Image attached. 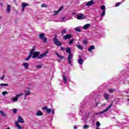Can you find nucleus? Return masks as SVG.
I'll use <instances>...</instances> for the list:
<instances>
[{
	"label": "nucleus",
	"instance_id": "11",
	"mask_svg": "<svg viewBox=\"0 0 129 129\" xmlns=\"http://www.w3.org/2000/svg\"><path fill=\"white\" fill-rule=\"evenodd\" d=\"M85 18V16H84V15L83 14H79L77 16V20H83V19H84Z\"/></svg>",
	"mask_w": 129,
	"mask_h": 129
},
{
	"label": "nucleus",
	"instance_id": "47",
	"mask_svg": "<svg viewBox=\"0 0 129 129\" xmlns=\"http://www.w3.org/2000/svg\"><path fill=\"white\" fill-rule=\"evenodd\" d=\"M55 72V69L54 68H52V73H54V72Z\"/></svg>",
	"mask_w": 129,
	"mask_h": 129
},
{
	"label": "nucleus",
	"instance_id": "26",
	"mask_svg": "<svg viewBox=\"0 0 129 129\" xmlns=\"http://www.w3.org/2000/svg\"><path fill=\"white\" fill-rule=\"evenodd\" d=\"M0 114L2 116H5V117H7V113H5L3 110H0Z\"/></svg>",
	"mask_w": 129,
	"mask_h": 129
},
{
	"label": "nucleus",
	"instance_id": "13",
	"mask_svg": "<svg viewBox=\"0 0 129 129\" xmlns=\"http://www.w3.org/2000/svg\"><path fill=\"white\" fill-rule=\"evenodd\" d=\"M72 35L71 34H67L66 35L63 36L64 40H68V39H71Z\"/></svg>",
	"mask_w": 129,
	"mask_h": 129
},
{
	"label": "nucleus",
	"instance_id": "21",
	"mask_svg": "<svg viewBox=\"0 0 129 129\" xmlns=\"http://www.w3.org/2000/svg\"><path fill=\"white\" fill-rule=\"evenodd\" d=\"M84 62V60L82 59V58L80 57L78 60V63L80 64V65H82L83 64V62Z\"/></svg>",
	"mask_w": 129,
	"mask_h": 129
},
{
	"label": "nucleus",
	"instance_id": "57",
	"mask_svg": "<svg viewBox=\"0 0 129 129\" xmlns=\"http://www.w3.org/2000/svg\"><path fill=\"white\" fill-rule=\"evenodd\" d=\"M1 19H2V17L0 16V20H1Z\"/></svg>",
	"mask_w": 129,
	"mask_h": 129
},
{
	"label": "nucleus",
	"instance_id": "33",
	"mask_svg": "<svg viewBox=\"0 0 129 129\" xmlns=\"http://www.w3.org/2000/svg\"><path fill=\"white\" fill-rule=\"evenodd\" d=\"M77 48H78V49H80V50L83 49V47H82V46H81V45H77Z\"/></svg>",
	"mask_w": 129,
	"mask_h": 129
},
{
	"label": "nucleus",
	"instance_id": "12",
	"mask_svg": "<svg viewBox=\"0 0 129 129\" xmlns=\"http://www.w3.org/2000/svg\"><path fill=\"white\" fill-rule=\"evenodd\" d=\"M22 66H23L24 68L26 70L29 69V63L28 62H23L22 63Z\"/></svg>",
	"mask_w": 129,
	"mask_h": 129
},
{
	"label": "nucleus",
	"instance_id": "2",
	"mask_svg": "<svg viewBox=\"0 0 129 129\" xmlns=\"http://www.w3.org/2000/svg\"><path fill=\"white\" fill-rule=\"evenodd\" d=\"M66 52L69 53L68 57L69 64H70L71 66H72V58H73V54L71 53V49L70 48H67Z\"/></svg>",
	"mask_w": 129,
	"mask_h": 129
},
{
	"label": "nucleus",
	"instance_id": "23",
	"mask_svg": "<svg viewBox=\"0 0 129 129\" xmlns=\"http://www.w3.org/2000/svg\"><path fill=\"white\" fill-rule=\"evenodd\" d=\"M29 4L26 3H23L21 4V7L22 8H26V7H29Z\"/></svg>",
	"mask_w": 129,
	"mask_h": 129
},
{
	"label": "nucleus",
	"instance_id": "32",
	"mask_svg": "<svg viewBox=\"0 0 129 129\" xmlns=\"http://www.w3.org/2000/svg\"><path fill=\"white\" fill-rule=\"evenodd\" d=\"M109 91L110 93H112L113 92H115V91H116V90H115V89H109Z\"/></svg>",
	"mask_w": 129,
	"mask_h": 129
},
{
	"label": "nucleus",
	"instance_id": "10",
	"mask_svg": "<svg viewBox=\"0 0 129 129\" xmlns=\"http://www.w3.org/2000/svg\"><path fill=\"white\" fill-rule=\"evenodd\" d=\"M18 123L21 122V123H24L25 122V121H24V119L22 118L21 116H19L18 118L17 119Z\"/></svg>",
	"mask_w": 129,
	"mask_h": 129
},
{
	"label": "nucleus",
	"instance_id": "36",
	"mask_svg": "<svg viewBox=\"0 0 129 129\" xmlns=\"http://www.w3.org/2000/svg\"><path fill=\"white\" fill-rule=\"evenodd\" d=\"M61 34H62V35H64V34H66V30H65L64 29H63L61 31Z\"/></svg>",
	"mask_w": 129,
	"mask_h": 129
},
{
	"label": "nucleus",
	"instance_id": "51",
	"mask_svg": "<svg viewBox=\"0 0 129 129\" xmlns=\"http://www.w3.org/2000/svg\"><path fill=\"white\" fill-rule=\"evenodd\" d=\"M124 2H125V0H122L121 3H123Z\"/></svg>",
	"mask_w": 129,
	"mask_h": 129
},
{
	"label": "nucleus",
	"instance_id": "53",
	"mask_svg": "<svg viewBox=\"0 0 129 129\" xmlns=\"http://www.w3.org/2000/svg\"><path fill=\"white\" fill-rule=\"evenodd\" d=\"M58 61L59 62V63H60V62H61V60L60 59H58Z\"/></svg>",
	"mask_w": 129,
	"mask_h": 129
},
{
	"label": "nucleus",
	"instance_id": "9",
	"mask_svg": "<svg viewBox=\"0 0 129 129\" xmlns=\"http://www.w3.org/2000/svg\"><path fill=\"white\" fill-rule=\"evenodd\" d=\"M24 93L25 95L24 99H26V97H27V96L30 95V93H31V91H30V88H28V90H25Z\"/></svg>",
	"mask_w": 129,
	"mask_h": 129
},
{
	"label": "nucleus",
	"instance_id": "4",
	"mask_svg": "<svg viewBox=\"0 0 129 129\" xmlns=\"http://www.w3.org/2000/svg\"><path fill=\"white\" fill-rule=\"evenodd\" d=\"M38 38L40 40H43V43H46L48 40L46 37V35H45V33H40L38 35Z\"/></svg>",
	"mask_w": 129,
	"mask_h": 129
},
{
	"label": "nucleus",
	"instance_id": "54",
	"mask_svg": "<svg viewBox=\"0 0 129 129\" xmlns=\"http://www.w3.org/2000/svg\"><path fill=\"white\" fill-rule=\"evenodd\" d=\"M96 129H99V127H96Z\"/></svg>",
	"mask_w": 129,
	"mask_h": 129
},
{
	"label": "nucleus",
	"instance_id": "1",
	"mask_svg": "<svg viewBox=\"0 0 129 129\" xmlns=\"http://www.w3.org/2000/svg\"><path fill=\"white\" fill-rule=\"evenodd\" d=\"M36 48L35 46H34L32 49L30 50V54L28 55V56L25 59L26 61H28V60H30V58H32L33 59H35V58H37L39 56V54H40V52L38 51L35 52V48Z\"/></svg>",
	"mask_w": 129,
	"mask_h": 129
},
{
	"label": "nucleus",
	"instance_id": "35",
	"mask_svg": "<svg viewBox=\"0 0 129 129\" xmlns=\"http://www.w3.org/2000/svg\"><path fill=\"white\" fill-rule=\"evenodd\" d=\"M41 8H48V5L46 4H42L41 6Z\"/></svg>",
	"mask_w": 129,
	"mask_h": 129
},
{
	"label": "nucleus",
	"instance_id": "61",
	"mask_svg": "<svg viewBox=\"0 0 129 129\" xmlns=\"http://www.w3.org/2000/svg\"><path fill=\"white\" fill-rule=\"evenodd\" d=\"M128 84H129V81H128Z\"/></svg>",
	"mask_w": 129,
	"mask_h": 129
},
{
	"label": "nucleus",
	"instance_id": "8",
	"mask_svg": "<svg viewBox=\"0 0 129 129\" xmlns=\"http://www.w3.org/2000/svg\"><path fill=\"white\" fill-rule=\"evenodd\" d=\"M48 53H49V51L47 50L46 52H45L44 53L41 54V55H40L37 59H42V58H44V57L47 56V54H48Z\"/></svg>",
	"mask_w": 129,
	"mask_h": 129
},
{
	"label": "nucleus",
	"instance_id": "38",
	"mask_svg": "<svg viewBox=\"0 0 129 129\" xmlns=\"http://www.w3.org/2000/svg\"><path fill=\"white\" fill-rule=\"evenodd\" d=\"M80 111L81 112V115L83 112V109L82 108V107L80 108Z\"/></svg>",
	"mask_w": 129,
	"mask_h": 129
},
{
	"label": "nucleus",
	"instance_id": "55",
	"mask_svg": "<svg viewBox=\"0 0 129 129\" xmlns=\"http://www.w3.org/2000/svg\"><path fill=\"white\" fill-rule=\"evenodd\" d=\"M97 105H98V102H97V103H96V106H97Z\"/></svg>",
	"mask_w": 129,
	"mask_h": 129
},
{
	"label": "nucleus",
	"instance_id": "28",
	"mask_svg": "<svg viewBox=\"0 0 129 129\" xmlns=\"http://www.w3.org/2000/svg\"><path fill=\"white\" fill-rule=\"evenodd\" d=\"M55 54L56 55V56H57V57L58 58H60V59L61 60H62V59H63L64 58V56L59 55L58 52H56Z\"/></svg>",
	"mask_w": 129,
	"mask_h": 129
},
{
	"label": "nucleus",
	"instance_id": "44",
	"mask_svg": "<svg viewBox=\"0 0 129 129\" xmlns=\"http://www.w3.org/2000/svg\"><path fill=\"white\" fill-rule=\"evenodd\" d=\"M42 68V66L41 65H37L36 66V68L38 69H40V68Z\"/></svg>",
	"mask_w": 129,
	"mask_h": 129
},
{
	"label": "nucleus",
	"instance_id": "58",
	"mask_svg": "<svg viewBox=\"0 0 129 129\" xmlns=\"http://www.w3.org/2000/svg\"><path fill=\"white\" fill-rule=\"evenodd\" d=\"M126 93H128V92H126Z\"/></svg>",
	"mask_w": 129,
	"mask_h": 129
},
{
	"label": "nucleus",
	"instance_id": "41",
	"mask_svg": "<svg viewBox=\"0 0 129 129\" xmlns=\"http://www.w3.org/2000/svg\"><path fill=\"white\" fill-rule=\"evenodd\" d=\"M74 41V40H73V39L71 40L69 42V45H71V44H73Z\"/></svg>",
	"mask_w": 129,
	"mask_h": 129
},
{
	"label": "nucleus",
	"instance_id": "30",
	"mask_svg": "<svg viewBox=\"0 0 129 129\" xmlns=\"http://www.w3.org/2000/svg\"><path fill=\"white\" fill-rule=\"evenodd\" d=\"M4 86H9V84L4 83H2L0 84V88H2Z\"/></svg>",
	"mask_w": 129,
	"mask_h": 129
},
{
	"label": "nucleus",
	"instance_id": "3",
	"mask_svg": "<svg viewBox=\"0 0 129 129\" xmlns=\"http://www.w3.org/2000/svg\"><path fill=\"white\" fill-rule=\"evenodd\" d=\"M22 95H24V94L22 93L16 95L14 98L11 97L10 100L8 101V103L9 104H12V103L17 102V101L19 100V97H20V96H22Z\"/></svg>",
	"mask_w": 129,
	"mask_h": 129
},
{
	"label": "nucleus",
	"instance_id": "16",
	"mask_svg": "<svg viewBox=\"0 0 129 129\" xmlns=\"http://www.w3.org/2000/svg\"><path fill=\"white\" fill-rule=\"evenodd\" d=\"M94 4V2H93V1H90L87 3V4H86V6H87V7H90V6H92V5Z\"/></svg>",
	"mask_w": 129,
	"mask_h": 129
},
{
	"label": "nucleus",
	"instance_id": "45",
	"mask_svg": "<svg viewBox=\"0 0 129 129\" xmlns=\"http://www.w3.org/2000/svg\"><path fill=\"white\" fill-rule=\"evenodd\" d=\"M61 51H64L65 50V48L61 47H60Z\"/></svg>",
	"mask_w": 129,
	"mask_h": 129
},
{
	"label": "nucleus",
	"instance_id": "17",
	"mask_svg": "<svg viewBox=\"0 0 129 129\" xmlns=\"http://www.w3.org/2000/svg\"><path fill=\"white\" fill-rule=\"evenodd\" d=\"M35 115L37 116H41L42 115H43V112H42V111L38 110L36 112Z\"/></svg>",
	"mask_w": 129,
	"mask_h": 129
},
{
	"label": "nucleus",
	"instance_id": "22",
	"mask_svg": "<svg viewBox=\"0 0 129 129\" xmlns=\"http://www.w3.org/2000/svg\"><path fill=\"white\" fill-rule=\"evenodd\" d=\"M75 31H76V32H81V26H79V27H77L74 29Z\"/></svg>",
	"mask_w": 129,
	"mask_h": 129
},
{
	"label": "nucleus",
	"instance_id": "27",
	"mask_svg": "<svg viewBox=\"0 0 129 129\" xmlns=\"http://www.w3.org/2000/svg\"><path fill=\"white\" fill-rule=\"evenodd\" d=\"M94 49H95L94 45H92L89 48L88 51L89 52H91V51H92V50H94Z\"/></svg>",
	"mask_w": 129,
	"mask_h": 129
},
{
	"label": "nucleus",
	"instance_id": "48",
	"mask_svg": "<svg viewBox=\"0 0 129 129\" xmlns=\"http://www.w3.org/2000/svg\"><path fill=\"white\" fill-rule=\"evenodd\" d=\"M21 11L22 12H24V11H25V8H22Z\"/></svg>",
	"mask_w": 129,
	"mask_h": 129
},
{
	"label": "nucleus",
	"instance_id": "62",
	"mask_svg": "<svg viewBox=\"0 0 129 129\" xmlns=\"http://www.w3.org/2000/svg\"><path fill=\"white\" fill-rule=\"evenodd\" d=\"M124 92H125V91H124Z\"/></svg>",
	"mask_w": 129,
	"mask_h": 129
},
{
	"label": "nucleus",
	"instance_id": "6",
	"mask_svg": "<svg viewBox=\"0 0 129 129\" xmlns=\"http://www.w3.org/2000/svg\"><path fill=\"white\" fill-rule=\"evenodd\" d=\"M112 106V104H111L106 109L104 110L103 111L95 113V114H96V115L101 114L102 113H104V112H106V111H108V110H109V109L111 108Z\"/></svg>",
	"mask_w": 129,
	"mask_h": 129
},
{
	"label": "nucleus",
	"instance_id": "59",
	"mask_svg": "<svg viewBox=\"0 0 129 129\" xmlns=\"http://www.w3.org/2000/svg\"><path fill=\"white\" fill-rule=\"evenodd\" d=\"M127 101H129V99H127Z\"/></svg>",
	"mask_w": 129,
	"mask_h": 129
},
{
	"label": "nucleus",
	"instance_id": "19",
	"mask_svg": "<svg viewBox=\"0 0 129 129\" xmlns=\"http://www.w3.org/2000/svg\"><path fill=\"white\" fill-rule=\"evenodd\" d=\"M41 109H42V110H44V111H45V112H46L47 113H49V109H48V107H42L41 108Z\"/></svg>",
	"mask_w": 129,
	"mask_h": 129
},
{
	"label": "nucleus",
	"instance_id": "25",
	"mask_svg": "<svg viewBox=\"0 0 129 129\" xmlns=\"http://www.w3.org/2000/svg\"><path fill=\"white\" fill-rule=\"evenodd\" d=\"M7 13H10L11 12V5H7V10H6Z\"/></svg>",
	"mask_w": 129,
	"mask_h": 129
},
{
	"label": "nucleus",
	"instance_id": "60",
	"mask_svg": "<svg viewBox=\"0 0 129 129\" xmlns=\"http://www.w3.org/2000/svg\"><path fill=\"white\" fill-rule=\"evenodd\" d=\"M81 68H82V66H81Z\"/></svg>",
	"mask_w": 129,
	"mask_h": 129
},
{
	"label": "nucleus",
	"instance_id": "46",
	"mask_svg": "<svg viewBox=\"0 0 129 129\" xmlns=\"http://www.w3.org/2000/svg\"><path fill=\"white\" fill-rule=\"evenodd\" d=\"M5 76H5V75H4L2 76V77L1 78V79H2V80H3L5 78Z\"/></svg>",
	"mask_w": 129,
	"mask_h": 129
},
{
	"label": "nucleus",
	"instance_id": "37",
	"mask_svg": "<svg viewBox=\"0 0 129 129\" xmlns=\"http://www.w3.org/2000/svg\"><path fill=\"white\" fill-rule=\"evenodd\" d=\"M83 43H84V45H86L87 44V43H88V41H87V40L85 39L83 41Z\"/></svg>",
	"mask_w": 129,
	"mask_h": 129
},
{
	"label": "nucleus",
	"instance_id": "40",
	"mask_svg": "<svg viewBox=\"0 0 129 129\" xmlns=\"http://www.w3.org/2000/svg\"><path fill=\"white\" fill-rule=\"evenodd\" d=\"M88 127H89V125H88L85 124L84 125V129L88 128Z\"/></svg>",
	"mask_w": 129,
	"mask_h": 129
},
{
	"label": "nucleus",
	"instance_id": "15",
	"mask_svg": "<svg viewBox=\"0 0 129 129\" xmlns=\"http://www.w3.org/2000/svg\"><path fill=\"white\" fill-rule=\"evenodd\" d=\"M63 8L64 7L61 6V7L59 8L58 10H57V11H54V15L56 16V15H57L59 12H61V11H62V9H63Z\"/></svg>",
	"mask_w": 129,
	"mask_h": 129
},
{
	"label": "nucleus",
	"instance_id": "56",
	"mask_svg": "<svg viewBox=\"0 0 129 129\" xmlns=\"http://www.w3.org/2000/svg\"><path fill=\"white\" fill-rule=\"evenodd\" d=\"M126 96H127L128 97H129V95H126Z\"/></svg>",
	"mask_w": 129,
	"mask_h": 129
},
{
	"label": "nucleus",
	"instance_id": "20",
	"mask_svg": "<svg viewBox=\"0 0 129 129\" xmlns=\"http://www.w3.org/2000/svg\"><path fill=\"white\" fill-rule=\"evenodd\" d=\"M90 26V24H85V25L83 27V29L84 30H87V29H88Z\"/></svg>",
	"mask_w": 129,
	"mask_h": 129
},
{
	"label": "nucleus",
	"instance_id": "18",
	"mask_svg": "<svg viewBox=\"0 0 129 129\" xmlns=\"http://www.w3.org/2000/svg\"><path fill=\"white\" fill-rule=\"evenodd\" d=\"M55 110H54V109H51V108H49V113H51L50 114L51 115V116H53L54 115V114H55V112L54 111Z\"/></svg>",
	"mask_w": 129,
	"mask_h": 129
},
{
	"label": "nucleus",
	"instance_id": "24",
	"mask_svg": "<svg viewBox=\"0 0 129 129\" xmlns=\"http://www.w3.org/2000/svg\"><path fill=\"white\" fill-rule=\"evenodd\" d=\"M104 97L106 100H108V99H109V94L105 93L104 94Z\"/></svg>",
	"mask_w": 129,
	"mask_h": 129
},
{
	"label": "nucleus",
	"instance_id": "7",
	"mask_svg": "<svg viewBox=\"0 0 129 129\" xmlns=\"http://www.w3.org/2000/svg\"><path fill=\"white\" fill-rule=\"evenodd\" d=\"M101 10H102V14L101 15L102 18H103V17H104V16H105V6L104 5H102L101 6Z\"/></svg>",
	"mask_w": 129,
	"mask_h": 129
},
{
	"label": "nucleus",
	"instance_id": "42",
	"mask_svg": "<svg viewBox=\"0 0 129 129\" xmlns=\"http://www.w3.org/2000/svg\"><path fill=\"white\" fill-rule=\"evenodd\" d=\"M96 125L97 127H98V126H100V122H99V121H97L96 122Z\"/></svg>",
	"mask_w": 129,
	"mask_h": 129
},
{
	"label": "nucleus",
	"instance_id": "49",
	"mask_svg": "<svg viewBox=\"0 0 129 129\" xmlns=\"http://www.w3.org/2000/svg\"><path fill=\"white\" fill-rule=\"evenodd\" d=\"M74 129H77V127L76 125H75L74 127Z\"/></svg>",
	"mask_w": 129,
	"mask_h": 129
},
{
	"label": "nucleus",
	"instance_id": "39",
	"mask_svg": "<svg viewBox=\"0 0 129 129\" xmlns=\"http://www.w3.org/2000/svg\"><path fill=\"white\" fill-rule=\"evenodd\" d=\"M122 3H117L115 5V7H119V6H120Z\"/></svg>",
	"mask_w": 129,
	"mask_h": 129
},
{
	"label": "nucleus",
	"instance_id": "5",
	"mask_svg": "<svg viewBox=\"0 0 129 129\" xmlns=\"http://www.w3.org/2000/svg\"><path fill=\"white\" fill-rule=\"evenodd\" d=\"M53 42L54 44L56 45V46H57L58 47H60V46H62V42L59 40L57 38V37H55L53 39Z\"/></svg>",
	"mask_w": 129,
	"mask_h": 129
},
{
	"label": "nucleus",
	"instance_id": "29",
	"mask_svg": "<svg viewBox=\"0 0 129 129\" xmlns=\"http://www.w3.org/2000/svg\"><path fill=\"white\" fill-rule=\"evenodd\" d=\"M15 124L18 129H22V126H21V125H20V124H19V123L18 122H16L15 123Z\"/></svg>",
	"mask_w": 129,
	"mask_h": 129
},
{
	"label": "nucleus",
	"instance_id": "50",
	"mask_svg": "<svg viewBox=\"0 0 129 129\" xmlns=\"http://www.w3.org/2000/svg\"><path fill=\"white\" fill-rule=\"evenodd\" d=\"M62 21H64V20H65V17H62Z\"/></svg>",
	"mask_w": 129,
	"mask_h": 129
},
{
	"label": "nucleus",
	"instance_id": "14",
	"mask_svg": "<svg viewBox=\"0 0 129 129\" xmlns=\"http://www.w3.org/2000/svg\"><path fill=\"white\" fill-rule=\"evenodd\" d=\"M62 78L63 80V82L65 84L68 82V78L65 76V75H63Z\"/></svg>",
	"mask_w": 129,
	"mask_h": 129
},
{
	"label": "nucleus",
	"instance_id": "43",
	"mask_svg": "<svg viewBox=\"0 0 129 129\" xmlns=\"http://www.w3.org/2000/svg\"><path fill=\"white\" fill-rule=\"evenodd\" d=\"M18 111V110L17 109H14L13 110V113H17V112Z\"/></svg>",
	"mask_w": 129,
	"mask_h": 129
},
{
	"label": "nucleus",
	"instance_id": "52",
	"mask_svg": "<svg viewBox=\"0 0 129 129\" xmlns=\"http://www.w3.org/2000/svg\"><path fill=\"white\" fill-rule=\"evenodd\" d=\"M105 106V103L103 104L102 105V106Z\"/></svg>",
	"mask_w": 129,
	"mask_h": 129
},
{
	"label": "nucleus",
	"instance_id": "31",
	"mask_svg": "<svg viewBox=\"0 0 129 129\" xmlns=\"http://www.w3.org/2000/svg\"><path fill=\"white\" fill-rule=\"evenodd\" d=\"M90 114V112H89V110H86L85 112V116H89V115Z\"/></svg>",
	"mask_w": 129,
	"mask_h": 129
},
{
	"label": "nucleus",
	"instance_id": "34",
	"mask_svg": "<svg viewBox=\"0 0 129 129\" xmlns=\"http://www.w3.org/2000/svg\"><path fill=\"white\" fill-rule=\"evenodd\" d=\"M6 94H9V93H8V92L6 91L2 92V95H4V96H6Z\"/></svg>",
	"mask_w": 129,
	"mask_h": 129
}]
</instances>
